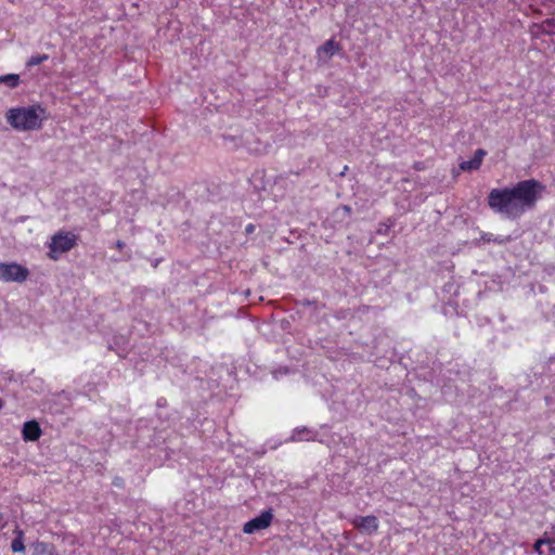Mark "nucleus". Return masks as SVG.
<instances>
[{
  "label": "nucleus",
  "instance_id": "obj_22",
  "mask_svg": "<svg viewBox=\"0 0 555 555\" xmlns=\"http://www.w3.org/2000/svg\"><path fill=\"white\" fill-rule=\"evenodd\" d=\"M3 405H4V402H3V400L0 399V410L3 408Z\"/></svg>",
  "mask_w": 555,
  "mask_h": 555
},
{
  "label": "nucleus",
  "instance_id": "obj_14",
  "mask_svg": "<svg viewBox=\"0 0 555 555\" xmlns=\"http://www.w3.org/2000/svg\"><path fill=\"white\" fill-rule=\"evenodd\" d=\"M540 30L543 34H555V18H547L540 25Z\"/></svg>",
  "mask_w": 555,
  "mask_h": 555
},
{
  "label": "nucleus",
  "instance_id": "obj_15",
  "mask_svg": "<svg viewBox=\"0 0 555 555\" xmlns=\"http://www.w3.org/2000/svg\"><path fill=\"white\" fill-rule=\"evenodd\" d=\"M49 59L48 54H36L31 55L28 61L26 62L27 67H33L36 65L41 64L42 62L47 61Z\"/></svg>",
  "mask_w": 555,
  "mask_h": 555
},
{
  "label": "nucleus",
  "instance_id": "obj_9",
  "mask_svg": "<svg viewBox=\"0 0 555 555\" xmlns=\"http://www.w3.org/2000/svg\"><path fill=\"white\" fill-rule=\"evenodd\" d=\"M486 154H487V152L485 150H482V149L476 150L473 158L469 159V160L462 162L460 164V168L463 171H472V170L479 169V167L481 166L482 159H483Z\"/></svg>",
  "mask_w": 555,
  "mask_h": 555
},
{
  "label": "nucleus",
  "instance_id": "obj_1",
  "mask_svg": "<svg viewBox=\"0 0 555 555\" xmlns=\"http://www.w3.org/2000/svg\"><path fill=\"white\" fill-rule=\"evenodd\" d=\"M544 186L534 179L522 180L513 188L492 189L488 206L506 219L516 220L534 208Z\"/></svg>",
  "mask_w": 555,
  "mask_h": 555
},
{
  "label": "nucleus",
  "instance_id": "obj_10",
  "mask_svg": "<svg viewBox=\"0 0 555 555\" xmlns=\"http://www.w3.org/2000/svg\"><path fill=\"white\" fill-rule=\"evenodd\" d=\"M340 50V46L334 39H328L318 49V55L321 59L322 55H325L327 59H331L336 52Z\"/></svg>",
  "mask_w": 555,
  "mask_h": 555
},
{
  "label": "nucleus",
  "instance_id": "obj_2",
  "mask_svg": "<svg viewBox=\"0 0 555 555\" xmlns=\"http://www.w3.org/2000/svg\"><path fill=\"white\" fill-rule=\"evenodd\" d=\"M44 109L39 105L11 108L7 114L8 122L17 130H36L41 128Z\"/></svg>",
  "mask_w": 555,
  "mask_h": 555
},
{
  "label": "nucleus",
  "instance_id": "obj_11",
  "mask_svg": "<svg viewBox=\"0 0 555 555\" xmlns=\"http://www.w3.org/2000/svg\"><path fill=\"white\" fill-rule=\"evenodd\" d=\"M34 555H53V547L51 544L42 541H37L31 544Z\"/></svg>",
  "mask_w": 555,
  "mask_h": 555
},
{
  "label": "nucleus",
  "instance_id": "obj_4",
  "mask_svg": "<svg viewBox=\"0 0 555 555\" xmlns=\"http://www.w3.org/2000/svg\"><path fill=\"white\" fill-rule=\"evenodd\" d=\"M29 276V270L16 262H0V281L23 283Z\"/></svg>",
  "mask_w": 555,
  "mask_h": 555
},
{
  "label": "nucleus",
  "instance_id": "obj_23",
  "mask_svg": "<svg viewBox=\"0 0 555 555\" xmlns=\"http://www.w3.org/2000/svg\"><path fill=\"white\" fill-rule=\"evenodd\" d=\"M157 404H158L159 406H160V405H163V399H159V400H158V402H157Z\"/></svg>",
  "mask_w": 555,
  "mask_h": 555
},
{
  "label": "nucleus",
  "instance_id": "obj_18",
  "mask_svg": "<svg viewBox=\"0 0 555 555\" xmlns=\"http://www.w3.org/2000/svg\"><path fill=\"white\" fill-rule=\"evenodd\" d=\"M254 231H255V225L254 224L249 223V224L246 225V228H245V232L246 233H253Z\"/></svg>",
  "mask_w": 555,
  "mask_h": 555
},
{
  "label": "nucleus",
  "instance_id": "obj_19",
  "mask_svg": "<svg viewBox=\"0 0 555 555\" xmlns=\"http://www.w3.org/2000/svg\"><path fill=\"white\" fill-rule=\"evenodd\" d=\"M387 230H388V227L380 224V227H379V229H378V231H377V232H378L379 234H386V233H387Z\"/></svg>",
  "mask_w": 555,
  "mask_h": 555
},
{
  "label": "nucleus",
  "instance_id": "obj_5",
  "mask_svg": "<svg viewBox=\"0 0 555 555\" xmlns=\"http://www.w3.org/2000/svg\"><path fill=\"white\" fill-rule=\"evenodd\" d=\"M273 520V511L272 508H268L261 514L247 522L243 526V532L246 534H253L257 531L267 529L271 526Z\"/></svg>",
  "mask_w": 555,
  "mask_h": 555
},
{
  "label": "nucleus",
  "instance_id": "obj_3",
  "mask_svg": "<svg viewBox=\"0 0 555 555\" xmlns=\"http://www.w3.org/2000/svg\"><path fill=\"white\" fill-rule=\"evenodd\" d=\"M77 238V235L70 232H59L54 234L49 245V257L55 260L60 255L69 251L76 246Z\"/></svg>",
  "mask_w": 555,
  "mask_h": 555
},
{
  "label": "nucleus",
  "instance_id": "obj_6",
  "mask_svg": "<svg viewBox=\"0 0 555 555\" xmlns=\"http://www.w3.org/2000/svg\"><path fill=\"white\" fill-rule=\"evenodd\" d=\"M351 524L354 528H357L361 533L372 535L377 532L379 524L378 519L374 515L367 516H356Z\"/></svg>",
  "mask_w": 555,
  "mask_h": 555
},
{
  "label": "nucleus",
  "instance_id": "obj_8",
  "mask_svg": "<svg viewBox=\"0 0 555 555\" xmlns=\"http://www.w3.org/2000/svg\"><path fill=\"white\" fill-rule=\"evenodd\" d=\"M25 441H37L41 436V428L36 421L25 422L22 429Z\"/></svg>",
  "mask_w": 555,
  "mask_h": 555
},
{
  "label": "nucleus",
  "instance_id": "obj_21",
  "mask_svg": "<svg viewBox=\"0 0 555 555\" xmlns=\"http://www.w3.org/2000/svg\"><path fill=\"white\" fill-rule=\"evenodd\" d=\"M551 554L555 555V547H550Z\"/></svg>",
  "mask_w": 555,
  "mask_h": 555
},
{
  "label": "nucleus",
  "instance_id": "obj_13",
  "mask_svg": "<svg viewBox=\"0 0 555 555\" xmlns=\"http://www.w3.org/2000/svg\"><path fill=\"white\" fill-rule=\"evenodd\" d=\"M23 538H24L23 531H21V530L16 531V537L13 539V541L11 543V550L14 553H21L25 550Z\"/></svg>",
  "mask_w": 555,
  "mask_h": 555
},
{
  "label": "nucleus",
  "instance_id": "obj_7",
  "mask_svg": "<svg viewBox=\"0 0 555 555\" xmlns=\"http://www.w3.org/2000/svg\"><path fill=\"white\" fill-rule=\"evenodd\" d=\"M318 437V431L302 426V427H296L293 431L289 438L286 441L291 442H299V441H314Z\"/></svg>",
  "mask_w": 555,
  "mask_h": 555
},
{
  "label": "nucleus",
  "instance_id": "obj_17",
  "mask_svg": "<svg viewBox=\"0 0 555 555\" xmlns=\"http://www.w3.org/2000/svg\"><path fill=\"white\" fill-rule=\"evenodd\" d=\"M113 485L115 487L121 488V487H124V479L120 477H115L113 480Z\"/></svg>",
  "mask_w": 555,
  "mask_h": 555
},
{
  "label": "nucleus",
  "instance_id": "obj_12",
  "mask_svg": "<svg viewBox=\"0 0 555 555\" xmlns=\"http://www.w3.org/2000/svg\"><path fill=\"white\" fill-rule=\"evenodd\" d=\"M0 85H5L11 89H14L20 85V76L16 74L1 75Z\"/></svg>",
  "mask_w": 555,
  "mask_h": 555
},
{
  "label": "nucleus",
  "instance_id": "obj_16",
  "mask_svg": "<svg viewBox=\"0 0 555 555\" xmlns=\"http://www.w3.org/2000/svg\"><path fill=\"white\" fill-rule=\"evenodd\" d=\"M551 543L550 539L543 538L538 539L533 544V550L539 554L543 555L542 545Z\"/></svg>",
  "mask_w": 555,
  "mask_h": 555
},
{
  "label": "nucleus",
  "instance_id": "obj_20",
  "mask_svg": "<svg viewBox=\"0 0 555 555\" xmlns=\"http://www.w3.org/2000/svg\"><path fill=\"white\" fill-rule=\"evenodd\" d=\"M116 247H117L118 249H122V248L125 247V243H124L122 241H117V242H116Z\"/></svg>",
  "mask_w": 555,
  "mask_h": 555
}]
</instances>
